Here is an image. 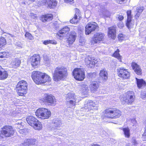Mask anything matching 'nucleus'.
I'll use <instances>...</instances> for the list:
<instances>
[{
    "instance_id": "obj_1",
    "label": "nucleus",
    "mask_w": 146,
    "mask_h": 146,
    "mask_svg": "<svg viewBox=\"0 0 146 146\" xmlns=\"http://www.w3.org/2000/svg\"><path fill=\"white\" fill-rule=\"evenodd\" d=\"M68 75L67 68L64 66H59L55 69L53 75L54 80L56 82L60 80H64Z\"/></svg>"
},
{
    "instance_id": "obj_2",
    "label": "nucleus",
    "mask_w": 146,
    "mask_h": 146,
    "mask_svg": "<svg viewBox=\"0 0 146 146\" xmlns=\"http://www.w3.org/2000/svg\"><path fill=\"white\" fill-rule=\"evenodd\" d=\"M1 131H0V139H2L4 136L6 137H11L15 133V131L11 125H5L1 128Z\"/></svg>"
},
{
    "instance_id": "obj_3",
    "label": "nucleus",
    "mask_w": 146,
    "mask_h": 146,
    "mask_svg": "<svg viewBox=\"0 0 146 146\" xmlns=\"http://www.w3.org/2000/svg\"><path fill=\"white\" fill-rule=\"evenodd\" d=\"M65 97L67 104L71 108H73L75 106L76 103H78L80 100L78 97L74 93H70L66 94Z\"/></svg>"
},
{
    "instance_id": "obj_4",
    "label": "nucleus",
    "mask_w": 146,
    "mask_h": 146,
    "mask_svg": "<svg viewBox=\"0 0 146 146\" xmlns=\"http://www.w3.org/2000/svg\"><path fill=\"white\" fill-rule=\"evenodd\" d=\"M28 84L24 80L19 81L16 86V90L18 94L22 96L26 94L27 88Z\"/></svg>"
},
{
    "instance_id": "obj_5",
    "label": "nucleus",
    "mask_w": 146,
    "mask_h": 146,
    "mask_svg": "<svg viewBox=\"0 0 146 146\" xmlns=\"http://www.w3.org/2000/svg\"><path fill=\"white\" fill-rule=\"evenodd\" d=\"M51 112L48 110L44 108H40L35 112L36 115L41 119H47L51 115Z\"/></svg>"
},
{
    "instance_id": "obj_6",
    "label": "nucleus",
    "mask_w": 146,
    "mask_h": 146,
    "mask_svg": "<svg viewBox=\"0 0 146 146\" xmlns=\"http://www.w3.org/2000/svg\"><path fill=\"white\" fill-rule=\"evenodd\" d=\"M40 100L44 103L52 106H54L56 104L55 97L51 94H45L43 98H41Z\"/></svg>"
},
{
    "instance_id": "obj_7",
    "label": "nucleus",
    "mask_w": 146,
    "mask_h": 146,
    "mask_svg": "<svg viewBox=\"0 0 146 146\" xmlns=\"http://www.w3.org/2000/svg\"><path fill=\"white\" fill-rule=\"evenodd\" d=\"M72 74L74 78L77 80L81 81L85 78L84 73L81 68H76L74 69Z\"/></svg>"
},
{
    "instance_id": "obj_8",
    "label": "nucleus",
    "mask_w": 146,
    "mask_h": 146,
    "mask_svg": "<svg viewBox=\"0 0 146 146\" xmlns=\"http://www.w3.org/2000/svg\"><path fill=\"white\" fill-rule=\"evenodd\" d=\"M97 108V107L96 106V104L93 101L89 100L87 103L84 104V108H82L83 110H84L85 111H90V112L93 113L94 110H95Z\"/></svg>"
},
{
    "instance_id": "obj_9",
    "label": "nucleus",
    "mask_w": 146,
    "mask_h": 146,
    "mask_svg": "<svg viewBox=\"0 0 146 146\" xmlns=\"http://www.w3.org/2000/svg\"><path fill=\"white\" fill-rule=\"evenodd\" d=\"M98 27V25L95 22H92L88 23L85 27L86 34L89 35L92 32L94 31Z\"/></svg>"
},
{
    "instance_id": "obj_10",
    "label": "nucleus",
    "mask_w": 146,
    "mask_h": 146,
    "mask_svg": "<svg viewBox=\"0 0 146 146\" xmlns=\"http://www.w3.org/2000/svg\"><path fill=\"white\" fill-rule=\"evenodd\" d=\"M29 60L32 66L35 68L37 67L40 64V57L37 54H34L31 56Z\"/></svg>"
},
{
    "instance_id": "obj_11",
    "label": "nucleus",
    "mask_w": 146,
    "mask_h": 146,
    "mask_svg": "<svg viewBox=\"0 0 146 146\" xmlns=\"http://www.w3.org/2000/svg\"><path fill=\"white\" fill-rule=\"evenodd\" d=\"M99 59H96L94 57H92L90 56H89L86 57V58L85 62L87 66L90 67H92L95 65V64L98 63Z\"/></svg>"
},
{
    "instance_id": "obj_12",
    "label": "nucleus",
    "mask_w": 146,
    "mask_h": 146,
    "mask_svg": "<svg viewBox=\"0 0 146 146\" xmlns=\"http://www.w3.org/2000/svg\"><path fill=\"white\" fill-rule=\"evenodd\" d=\"M42 74V73L39 71H34L32 72L31 77L34 82L36 84H39Z\"/></svg>"
},
{
    "instance_id": "obj_13",
    "label": "nucleus",
    "mask_w": 146,
    "mask_h": 146,
    "mask_svg": "<svg viewBox=\"0 0 146 146\" xmlns=\"http://www.w3.org/2000/svg\"><path fill=\"white\" fill-rule=\"evenodd\" d=\"M104 35L101 33H97L94 35L92 42L94 43H99L103 39Z\"/></svg>"
},
{
    "instance_id": "obj_14",
    "label": "nucleus",
    "mask_w": 146,
    "mask_h": 146,
    "mask_svg": "<svg viewBox=\"0 0 146 146\" xmlns=\"http://www.w3.org/2000/svg\"><path fill=\"white\" fill-rule=\"evenodd\" d=\"M118 76L124 79L127 78L128 71L127 69L121 67L117 70Z\"/></svg>"
},
{
    "instance_id": "obj_15",
    "label": "nucleus",
    "mask_w": 146,
    "mask_h": 146,
    "mask_svg": "<svg viewBox=\"0 0 146 146\" xmlns=\"http://www.w3.org/2000/svg\"><path fill=\"white\" fill-rule=\"evenodd\" d=\"M76 37V33L74 31L71 32L67 36L66 42L69 44H72L75 41Z\"/></svg>"
},
{
    "instance_id": "obj_16",
    "label": "nucleus",
    "mask_w": 146,
    "mask_h": 146,
    "mask_svg": "<svg viewBox=\"0 0 146 146\" xmlns=\"http://www.w3.org/2000/svg\"><path fill=\"white\" fill-rule=\"evenodd\" d=\"M41 79L39 83V84L45 83L46 82H50L51 79L48 75L45 73H42Z\"/></svg>"
},
{
    "instance_id": "obj_17",
    "label": "nucleus",
    "mask_w": 146,
    "mask_h": 146,
    "mask_svg": "<svg viewBox=\"0 0 146 146\" xmlns=\"http://www.w3.org/2000/svg\"><path fill=\"white\" fill-rule=\"evenodd\" d=\"M116 109H106L105 111L106 115L108 117L114 119Z\"/></svg>"
},
{
    "instance_id": "obj_18",
    "label": "nucleus",
    "mask_w": 146,
    "mask_h": 146,
    "mask_svg": "<svg viewBox=\"0 0 146 146\" xmlns=\"http://www.w3.org/2000/svg\"><path fill=\"white\" fill-rule=\"evenodd\" d=\"M99 87L98 82H92L90 84V88L92 93H94L98 90Z\"/></svg>"
},
{
    "instance_id": "obj_19",
    "label": "nucleus",
    "mask_w": 146,
    "mask_h": 146,
    "mask_svg": "<svg viewBox=\"0 0 146 146\" xmlns=\"http://www.w3.org/2000/svg\"><path fill=\"white\" fill-rule=\"evenodd\" d=\"M131 66L133 70L135 73L139 75H141L142 74V70L140 66L137 63L133 62L131 64Z\"/></svg>"
},
{
    "instance_id": "obj_20",
    "label": "nucleus",
    "mask_w": 146,
    "mask_h": 146,
    "mask_svg": "<svg viewBox=\"0 0 146 146\" xmlns=\"http://www.w3.org/2000/svg\"><path fill=\"white\" fill-rule=\"evenodd\" d=\"M108 36L113 39H115L116 36V28L113 27L108 28Z\"/></svg>"
},
{
    "instance_id": "obj_21",
    "label": "nucleus",
    "mask_w": 146,
    "mask_h": 146,
    "mask_svg": "<svg viewBox=\"0 0 146 146\" xmlns=\"http://www.w3.org/2000/svg\"><path fill=\"white\" fill-rule=\"evenodd\" d=\"M79 9H76L75 16L70 21V23L75 24L77 22L78 20L80 19L81 17Z\"/></svg>"
},
{
    "instance_id": "obj_22",
    "label": "nucleus",
    "mask_w": 146,
    "mask_h": 146,
    "mask_svg": "<svg viewBox=\"0 0 146 146\" xmlns=\"http://www.w3.org/2000/svg\"><path fill=\"white\" fill-rule=\"evenodd\" d=\"M42 2L46 4L50 8L56 6L57 3L56 0H42Z\"/></svg>"
},
{
    "instance_id": "obj_23",
    "label": "nucleus",
    "mask_w": 146,
    "mask_h": 146,
    "mask_svg": "<svg viewBox=\"0 0 146 146\" xmlns=\"http://www.w3.org/2000/svg\"><path fill=\"white\" fill-rule=\"evenodd\" d=\"M78 88L83 94L85 95L87 94L88 91V86L86 84H82L79 85Z\"/></svg>"
},
{
    "instance_id": "obj_24",
    "label": "nucleus",
    "mask_w": 146,
    "mask_h": 146,
    "mask_svg": "<svg viewBox=\"0 0 146 146\" xmlns=\"http://www.w3.org/2000/svg\"><path fill=\"white\" fill-rule=\"evenodd\" d=\"M27 123L31 126L34 125V123L37 121V119L32 116H29L26 118Z\"/></svg>"
},
{
    "instance_id": "obj_25",
    "label": "nucleus",
    "mask_w": 146,
    "mask_h": 146,
    "mask_svg": "<svg viewBox=\"0 0 146 146\" xmlns=\"http://www.w3.org/2000/svg\"><path fill=\"white\" fill-rule=\"evenodd\" d=\"M8 76L7 71L3 69L0 66V80H3L7 78Z\"/></svg>"
},
{
    "instance_id": "obj_26",
    "label": "nucleus",
    "mask_w": 146,
    "mask_h": 146,
    "mask_svg": "<svg viewBox=\"0 0 146 146\" xmlns=\"http://www.w3.org/2000/svg\"><path fill=\"white\" fill-rule=\"evenodd\" d=\"M36 140L34 139H26L24 140V143L22 144L21 146H28L35 144Z\"/></svg>"
},
{
    "instance_id": "obj_27",
    "label": "nucleus",
    "mask_w": 146,
    "mask_h": 146,
    "mask_svg": "<svg viewBox=\"0 0 146 146\" xmlns=\"http://www.w3.org/2000/svg\"><path fill=\"white\" fill-rule=\"evenodd\" d=\"M128 104H131L134 101L135 96L133 91H128Z\"/></svg>"
},
{
    "instance_id": "obj_28",
    "label": "nucleus",
    "mask_w": 146,
    "mask_h": 146,
    "mask_svg": "<svg viewBox=\"0 0 146 146\" xmlns=\"http://www.w3.org/2000/svg\"><path fill=\"white\" fill-rule=\"evenodd\" d=\"M99 76L102 79L106 80L108 78V74L107 71L105 69L101 70L99 73Z\"/></svg>"
},
{
    "instance_id": "obj_29",
    "label": "nucleus",
    "mask_w": 146,
    "mask_h": 146,
    "mask_svg": "<svg viewBox=\"0 0 146 146\" xmlns=\"http://www.w3.org/2000/svg\"><path fill=\"white\" fill-rule=\"evenodd\" d=\"M137 87L139 88H141L142 87L145 86L146 85V83L143 79H140L135 78Z\"/></svg>"
},
{
    "instance_id": "obj_30",
    "label": "nucleus",
    "mask_w": 146,
    "mask_h": 146,
    "mask_svg": "<svg viewBox=\"0 0 146 146\" xmlns=\"http://www.w3.org/2000/svg\"><path fill=\"white\" fill-rule=\"evenodd\" d=\"M52 19V15L51 14H47L42 15L41 20L44 22L51 20Z\"/></svg>"
},
{
    "instance_id": "obj_31",
    "label": "nucleus",
    "mask_w": 146,
    "mask_h": 146,
    "mask_svg": "<svg viewBox=\"0 0 146 146\" xmlns=\"http://www.w3.org/2000/svg\"><path fill=\"white\" fill-rule=\"evenodd\" d=\"M70 31L69 28L67 26H66L61 30L59 31L57 33V34L59 36H61V35H63L65 34L66 33Z\"/></svg>"
},
{
    "instance_id": "obj_32",
    "label": "nucleus",
    "mask_w": 146,
    "mask_h": 146,
    "mask_svg": "<svg viewBox=\"0 0 146 146\" xmlns=\"http://www.w3.org/2000/svg\"><path fill=\"white\" fill-rule=\"evenodd\" d=\"M21 63V61L18 59H14L11 63V65L13 67L16 68L19 66Z\"/></svg>"
},
{
    "instance_id": "obj_33",
    "label": "nucleus",
    "mask_w": 146,
    "mask_h": 146,
    "mask_svg": "<svg viewBox=\"0 0 146 146\" xmlns=\"http://www.w3.org/2000/svg\"><path fill=\"white\" fill-rule=\"evenodd\" d=\"M32 126L35 129L38 130L41 129L42 127L41 122L38 121V120L36 122H35L34 123V125H33Z\"/></svg>"
},
{
    "instance_id": "obj_34",
    "label": "nucleus",
    "mask_w": 146,
    "mask_h": 146,
    "mask_svg": "<svg viewBox=\"0 0 146 146\" xmlns=\"http://www.w3.org/2000/svg\"><path fill=\"white\" fill-rule=\"evenodd\" d=\"M52 123L54 124V126L57 127H60L62 124L60 121L57 118L53 119Z\"/></svg>"
},
{
    "instance_id": "obj_35",
    "label": "nucleus",
    "mask_w": 146,
    "mask_h": 146,
    "mask_svg": "<svg viewBox=\"0 0 146 146\" xmlns=\"http://www.w3.org/2000/svg\"><path fill=\"white\" fill-rule=\"evenodd\" d=\"M143 10V7H139L136 8L137 13L136 15H135V17H139L140 13H141Z\"/></svg>"
},
{
    "instance_id": "obj_36",
    "label": "nucleus",
    "mask_w": 146,
    "mask_h": 146,
    "mask_svg": "<svg viewBox=\"0 0 146 146\" xmlns=\"http://www.w3.org/2000/svg\"><path fill=\"white\" fill-rule=\"evenodd\" d=\"M119 52V49H117L114 53L113 55L114 57L117 58L119 61L121 62L122 57L120 55Z\"/></svg>"
},
{
    "instance_id": "obj_37",
    "label": "nucleus",
    "mask_w": 146,
    "mask_h": 146,
    "mask_svg": "<svg viewBox=\"0 0 146 146\" xmlns=\"http://www.w3.org/2000/svg\"><path fill=\"white\" fill-rule=\"evenodd\" d=\"M6 40L4 37L0 38V47H3L6 44Z\"/></svg>"
},
{
    "instance_id": "obj_38",
    "label": "nucleus",
    "mask_w": 146,
    "mask_h": 146,
    "mask_svg": "<svg viewBox=\"0 0 146 146\" xmlns=\"http://www.w3.org/2000/svg\"><path fill=\"white\" fill-rule=\"evenodd\" d=\"M9 54L8 53L5 52H0V58H3L7 57Z\"/></svg>"
},
{
    "instance_id": "obj_39",
    "label": "nucleus",
    "mask_w": 146,
    "mask_h": 146,
    "mask_svg": "<svg viewBox=\"0 0 146 146\" xmlns=\"http://www.w3.org/2000/svg\"><path fill=\"white\" fill-rule=\"evenodd\" d=\"M43 43L45 45H47L50 43L53 44H56V42L54 41L51 40H45L44 42Z\"/></svg>"
},
{
    "instance_id": "obj_40",
    "label": "nucleus",
    "mask_w": 146,
    "mask_h": 146,
    "mask_svg": "<svg viewBox=\"0 0 146 146\" xmlns=\"http://www.w3.org/2000/svg\"><path fill=\"white\" fill-rule=\"evenodd\" d=\"M121 115V112L119 110L116 109V112L115 113L114 118H117L119 117Z\"/></svg>"
},
{
    "instance_id": "obj_41",
    "label": "nucleus",
    "mask_w": 146,
    "mask_h": 146,
    "mask_svg": "<svg viewBox=\"0 0 146 146\" xmlns=\"http://www.w3.org/2000/svg\"><path fill=\"white\" fill-rule=\"evenodd\" d=\"M121 98V101L122 102V103L123 104H125L126 102V100H127V97L126 96L125 97V96H120Z\"/></svg>"
},
{
    "instance_id": "obj_42",
    "label": "nucleus",
    "mask_w": 146,
    "mask_h": 146,
    "mask_svg": "<svg viewBox=\"0 0 146 146\" xmlns=\"http://www.w3.org/2000/svg\"><path fill=\"white\" fill-rule=\"evenodd\" d=\"M131 10L128 11V29L130 28L129 25L130 22L131 21L132 17L131 15Z\"/></svg>"
},
{
    "instance_id": "obj_43",
    "label": "nucleus",
    "mask_w": 146,
    "mask_h": 146,
    "mask_svg": "<svg viewBox=\"0 0 146 146\" xmlns=\"http://www.w3.org/2000/svg\"><path fill=\"white\" fill-rule=\"evenodd\" d=\"M25 36L27 38L29 39L32 40L33 39V37L28 32H27L25 34Z\"/></svg>"
},
{
    "instance_id": "obj_44",
    "label": "nucleus",
    "mask_w": 146,
    "mask_h": 146,
    "mask_svg": "<svg viewBox=\"0 0 146 146\" xmlns=\"http://www.w3.org/2000/svg\"><path fill=\"white\" fill-rule=\"evenodd\" d=\"M118 38L119 40L121 41L124 39L125 36L121 33H120L118 35Z\"/></svg>"
},
{
    "instance_id": "obj_45",
    "label": "nucleus",
    "mask_w": 146,
    "mask_h": 146,
    "mask_svg": "<svg viewBox=\"0 0 146 146\" xmlns=\"http://www.w3.org/2000/svg\"><path fill=\"white\" fill-rule=\"evenodd\" d=\"M123 130L124 133V134L125 137H128V128H124L123 129Z\"/></svg>"
},
{
    "instance_id": "obj_46",
    "label": "nucleus",
    "mask_w": 146,
    "mask_h": 146,
    "mask_svg": "<svg viewBox=\"0 0 146 146\" xmlns=\"http://www.w3.org/2000/svg\"><path fill=\"white\" fill-rule=\"evenodd\" d=\"M141 98L143 99L146 98V90L141 92Z\"/></svg>"
},
{
    "instance_id": "obj_47",
    "label": "nucleus",
    "mask_w": 146,
    "mask_h": 146,
    "mask_svg": "<svg viewBox=\"0 0 146 146\" xmlns=\"http://www.w3.org/2000/svg\"><path fill=\"white\" fill-rule=\"evenodd\" d=\"M21 124V121H20V122H17V123H16V125H19L20 127H19L18 126H16V127H17V128L19 129H20V128H23V126H22Z\"/></svg>"
},
{
    "instance_id": "obj_48",
    "label": "nucleus",
    "mask_w": 146,
    "mask_h": 146,
    "mask_svg": "<svg viewBox=\"0 0 146 146\" xmlns=\"http://www.w3.org/2000/svg\"><path fill=\"white\" fill-rule=\"evenodd\" d=\"M118 26L119 28H122L124 26L123 24L121 22H120L118 24Z\"/></svg>"
},
{
    "instance_id": "obj_49",
    "label": "nucleus",
    "mask_w": 146,
    "mask_h": 146,
    "mask_svg": "<svg viewBox=\"0 0 146 146\" xmlns=\"http://www.w3.org/2000/svg\"><path fill=\"white\" fill-rule=\"evenodd\" d=\"M19 131V133L21 134H24L25 131V130L24 129H22V128H20Z\"/></svg>"
},
{
    "instance_id": "obj_50",
    "label": "nucleus",
    "mask_w": 146,
    "mask_h": 146,
    "mask_svg": "<svg viewBox=\"0 0 146 146\" xmlns=\"http://www.w3.org/2000/svg\"><path fill=\"white\" fill-rule=\"evenodd\" d=\"M117 18L120 21L123 20L124 18L123 16L121 15H118L117 16Z\"/></svg>"
},
{
    "instance_id": "obj_51",
    "label": "nucleus",
    "mask_w": 146,
    "mask_h": 146,
    "mask_svg": "<svg viewBox=\"0 0 146 146\" xmlns=\"http://www.w3.org/2000/svg\"><path fill=\"white\" fill-rule=\"evenodd\" d=\"M44 60L45 61V63H46L47 64H48L49 63L50 61L48 58L46 57V58H45L44 57Z\"/></svg>"
},
{
    "instance_id": "obj_52",
    "label": "nucleus",
    "mask_w": 146,
    "mask_h": 146,
    "mask_svg": "<svg viewBox=\"0 0 146 146\" xmlns=\"http://www.w3.org/2000/svg\"><path fill=\"white\" fill-rule=\"evenodd\" d=\"M143 137L145 139H146V126L145 128L144 132L143 135Z\"/></svg>"
},
{
    "instance_id": "obj_53",
    "label": "nucleus",
    "mask_w": 146,
    "mask_h": 146,
    "mask_svg": "<svg viewBox=\"0 0 146 146\" xmlns=\"http://www.w3.org/2000/svg\"><path fill=\"white\" fill-rule=\"evenodd\" d=\"M117 2L120 4H121L122 3L125 2V0H115Z\"/></svg>"
},
{
    "instance_id": "obj_54",
    "label": "nucleus",
    "mask_w": 146,
    "mask_h": 146,
    "mask_svg": "<svg viewBox=\"0 0 146 146\" xmlns=\"http://www.w3.org/2000/svg\"><path fill=\"white\" fill-rule=\"evenodd\" d=\"M27 4H29V3H28V2L26 1H24L21 2V5L23 6L24 5H27Z\"/></svg>"
},
{
    "instance_id": "obj_55",
    "label": "nucleus",
    "mask_w": 146,
    "mask_h": 146,
    "mask_svg": "<svg viewBox=\"0 0 146 146\" xmlns=\"http://www.w3.org/2000/svg\"><path fill=\"white\" fill-rule=\"evenodd\" d=\"M132 142L133 143V145H135L137 143V142L136 141L135 138H133V139Z\"/></svg>"
},
{
    "instance_id": "obj_56",
    "label": "nucleus",
    "mask_w": 146,
    "mask_h": 146,
    "mask_svg": "<svg viewBox=\"0 0 146 146\" xmlns=\"http://www.w3.org/2000/svg\"><path fill=\"white\" fill-rule=\"evenodd\" d=\"M16 44V45L19 47H21V42H17Z\"/></svg>"
},
{
    "instance_id": "obj_57",
    "label": "nucleus",
    "mask_w": 146,
    "mask_h": 146,
    "mask_svg": "<svg viewBox=\"0 0 146 146\" xmlns=\"http://www.w3.org/2000/svg\"><path fill=\"white\" fill-rule=\"evenodd\" d=\"M131 121L133 124H135L136 122V121L135 119H132L131 120Z\"/></svg>"
},
{
    "instance_id": "obj_58",
    "label": "nucleus",
    "mask_w": 146,
    "mask_h": 146,
    "mask_svg": "<svg viewBox=\"0 0 146 146\" xmlns=\"http://www.w3.org/2000/svg\"><path fill=\"white\" fill-rule=\"evenodd\" d=\"M126 13L127 15V19L126 21V25L127 27H128V11H127Z\"/></svg>"
},
{
    "instance_id": "obj_59",
    "label": "nucleus",
    "mask_w": 146,
    "mask_h": 146,
    "mask_svg": "<svg viewBox=\"0 0 146 146\" xmlns=\"http://www.w3.org/2000/svg\"><path fill=\"white\" fill-rule=\"evenodd\" d=\"M30 16L31 17H33V18L34 17V18H36V15H34V14H32V13H31L30 15Z\"/></svg>"
},
{
    "instance_id": "obj_60",
    "label": "nucleus",
    "mask_w": 146,
    "mask_h": 146,
    "mask_svg": "<svg viewBox=\"0 0 146 146\" xmlns=\"http://www.w3.org/2000/svg\"><path fill=\"white\" fill-rule=\"evenodd\" d=\"M65 2L67 3H69L72 1L73 0H64Z\"/></svg>"
},
{
    "instance_id": "obj_61",
    "label": "nucleus",
    "mask_w": 146,
    "mask_h": 146,
    "mask_svg": "<svg viewBox=\"0 0 146 146\" xmlns=\"http://www.w3.org/2000/svg\"><path fill=\"white\" fill-rule=\"evenodd\" d=\"M91 146H100L99 145L97 144H93L91 145Z\"/></svg>"
},
{
    "instance_id": "obj_62",
    "label": "nucleus",
    "mask_w": 146,
    "mask_h": 146,
    "mask_svg": "<svg viewBox=\"0 0 146 146\" xmlns=\"http://www.w3.org/2000/svg\"><path fill=\"white\" fill-rule=\"evenodd\" d=\"M54 134H58V133L56 131H55V132L54 133Z\"/></svg>"
},
{
    "instance_id": "obj_63",
    "label": "nucleus",
    "mask_w": 146,
    "mask_h": 146,
    "mask_svg": "<svg viewBox=\"0 0 146 146\" xmlns=\"http://www.w3.org/2000/svg\"><path fill=\"white\" fill-rule=\"evenodd\" d=\"M105 15L106 16V17H108L109 16V15L108 14L107 15Z\"/></svg>"
},
{
    "instance_id": "obj_64",
    "label": "nucleus",
    "mask_w": 146,
    "mask_h": 146,
    "mask_svg": "<svg viewBox=\"0 0 146 146\" xmlns=\"http://www.w3.org/2000/svg\"><path fill=\"white\" fill-rule=\"evenodd\" d=\"M106 13L108 14L109 13V12L108 11H106Z\"/></svg>"
}]
</instances>
